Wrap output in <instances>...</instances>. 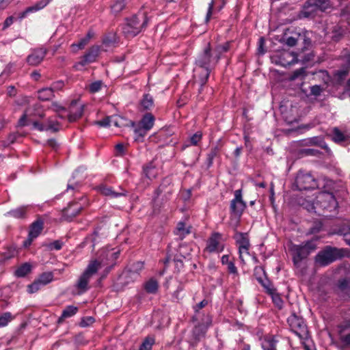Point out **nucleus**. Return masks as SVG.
<instances>
[{
	"label": "nucleus",
	"instance_id": "1",
	"mask_svg": "<svg viewBox=\"0 0 350 350\" xmlns=\"http://www.w3.org/2000/svg\"><path fill=\"white\" fill-rule=\"evenodd\" d=\"M218 62L213 51H212L210 43L200 53L196 59V68H194V77L196 83L200 85L199 92L206 83L211 72V68Z\"/></svg>",
	"mask_w": 350,
	"mask_h": 350
},
{
	"label": "nucleus",
	"instance_id": "2",
	"mask_svg": "<svg viewBox=\"0 0 350 350\" xmlns=\"http://www.w3.org/2000/svg\"><path fill=\"white\" fill-rule=\"evenodd\" d=\"M148 19L144 12H139L127 18L122 25V33L126 38H132L140 33L146 26Z\"/></svg>",
	"mask_w": 350,
	"mask_h": 350
},
{
	"label": "nucleus",
	"instance_id": "3",
	"mask_svg": "<svg viewBox=\"0 0 350 350\" xmlns=\"http://www.w3.org/2000/svg\"><path fill=\"white\" fill-rule=\"evenodd\" d=\"M347 252V249L327 245L318 252L314 258V262L320 267H325L345 256Z\"/></svg>",
	"mask_w": 350,
	"mask_h": 350
},
{
	"label": "nucleus",
	"instance_id": "4",
	"mask_svg": "<svg viewBox=\"0 0 350 350\" xmlns=\"http://www.w3.org/2000/svg\"><path fill=\"white\" fill-rule=\"evenodd\" d=\"M121 250L119 247H106L103 248L99 254L98 258L91 260L90 261H96L98 264V270L103 267H107V272L116 264V260L119 258Z\"/></svg>",
	"mask_w": 350,
	"mask_h": 350
},
{
	"label": "nucleus",
	"instance_id": "5",
	"mask_svg": "<svg viewBox=\"0 0 350 350\" xmlns=\"http://www.w3.org/2000/svg\"><path fill=\"white\" fill-rule=\"evenodd\" d=\"M98 266L99 264L96 261H90L76 283L75 286L79 291V294L84 293L90 289L89 282L98 271Z\"/></svg>",
	"mask_w": 350,
	"mask_h": 350
},
{
	"label": "nucleus",
	"instance_id": "6",
	"mask_svg": "<svg viewBox=\"0 0 350 350\" xmlns=\"http://www.w3.org/2000/svg\"><path fill=\"white\" fill-rule=\"evenodd\" d=\"M317 248L316 243L312 241H307L301 245H293L291 251L293 252V260L296 266L307 258L308 256Z\"/></svg>",
	"mask_w": 350,
	"mask_h": 350
},
{
	"label": "nucleus",
	"instance_id": "7",
	"mask_svg": "<svg viewBox=\"0 0 350 350\" xmlns=\"http://www.w3.org/2000/svg\"><path fill=\"white\" fill-rule=\"evenodd\" d=\"M287 323L291 330L299 336L301 339L307 337L308 330L307 326L301 317L293 313L288 319Z\"/></svg>",
	"mask_w": 350,
	"mask_h": 350
},
{
	"label": "nucleus",
	"instance_id": "8",
	"mask_svg": "<svg viewBox=\"0 0 350 350\" xmlns=\"http://www.w3.org/2000/svg\"><path fill=\"white\" fill-rule=\"evenodd\" d=\"M295 184L299 190L314 189L317 187L315 178L310 173L303 170L298 172Z\"/></svg>",
	"mask_w": 350,
	"mask_h": 350
},
{
	"label": "nucleus",
	"instance_id": "9",
	"mask_svg": "<svg viewBox=\"0 0 350 350\" xmlns=\"http://www.w3.org/2000/svg\"><path fill=\"white\" fill-rule=\"evenodd\" d=\"M271 59L272 63L283 67H286L297 62L296 54L286 50L276 52L271 56Z\"/></svg>",
	"mask_w": 350,
	"mask_h": 350
},
{
	"label": "nucleus",
	"instance_id": "10",
	"mask_svg": "<svg viewBox=\"0 0 350 350\" xmlns=\"http://www.w3.org/2000/svg\"><path fill=\"white\" fill-rule=\"evenodd\" d=\"M153 126V116L150 113H146L139 122L134 129L135 134V139L140 141L146 135L147 132Z\"/></svg>",
	"mask_w": 350,
	"mask_h": 350
},
{
	"label": "nucleus",
	"instance_id": "11",
	"mask_svg": "<svg viewBox=\"0 0 350 350\" xmlns=\"http://www.w3.org/2000/svg\"><path fill=\"white\" fill-rule=\"evenodd\" d=\"M80 202H72L67 208L63 210V216L66 219L71 220L77 216L81 211L88 204L85 197L81 198Z\"/></svg>",
	"mask_w": 350,
	"mask_h": 350
},
{
	"label": "nucleus",
	"instance_id": "12",
	"mask_svg": "<svg viewBox=\"0 0 350 350\" xmlns=\"http://www.w3.org/2000/svg\"><path fill=\"white\" fill-rule=\"evenodd\" d=\"M317 204L324 210L332 211L337 206V202L334 196L330 193H321L317 197Z\"/></svg>",
	"mask_w": 350,
	"mask_h": 350
},
{
	"label": "nucleus",
	"instance_id": "13",
	"mask_svg": "<svg viewBox=\"0 0 350 350\" xmlns=\"http://www.w3.org/2000/svg\"><path fill=\"white\" fill-rule=\"evenodd\" d=\"M246 207L245 202L242 199L241 189L234 191V198L230 202V211L236 216L240 217Z\"/></svg>",
	"mask_w": 350,
	"mask_h": 350
},
{
	"label": "nucleus",
	"instance_id": "14",
	"mask_svg": "<svg viewBox=\"0 0 350 350\" xmlns=\"http://www.w3.org/2000/svg\"><path fill=\"white\" fill-rule=\"evenodd\" d=\"M224 247L221 234L213 233L207 241L206 250L209 252H221L224 250Z\"/></svg>",
	"mask_w": 350,
	"mask_h": 350
},
{
	"label": "nucleus",
	"instance_id": "15",
	"mask_svg": "<svg viewBox=\"0 0 350 350\" xmlns=\"http://www.w3.org/2000/svg\"><path fill=\"white\" fill-rule=\"evenodd\" d=\"M96 189L103 196L109 197L111 198H116L122 196H126L128 191L122 187H119L118 191L113 190L111 187L105 185H100L97 187Z\"/></svg>",
	"mask_w": 350,
	"mask_h": 350
},
{
	"label": "nucleus",
	"instance_id": "16",
	"mask_svg": "<svg viewBox=\"0 0 350 350\" xmlns=\"http://www.w3.org/2000/svg\"><path fill=\"white\" fill-rule=\"evenodd\" d=\"M329 0H308L306 8L308 11H305L304 16H308L310 12H315L317 10H325L329 6Z\"/></svg>",
	"mask_w": 350,
	"mask_h": 350
},
{
	"label": "nucleus",
	"instance_id": "17",
	"mask_svg": "<svg viewBox=\"0 0 350 350\" xmlns=\"http://www.w3.org/2000/svg\"><path fill=\"white\" fill-rule=\"evenodd\" d=\"M344 29L339 25H334L325 30V39L327 42H337L343 37Z\"/></svg>",
	"mask_w": 350,
	"mask_h": 350
},
{
	"label": "nucleus",
	"instance_id": "18",
	"mask_svg": "<svg viewBox=\"0 0 350 350\" xmlns=\"http://www.w3.org/2000/svg\"><path fill=\"white\" fill-rule=\"evenodd\" d=\"M47 51L43 48L33 49L27 57V62L30 66L40 64L46 55Z\"/></svg>",
	"mask_w": 350,
	"mask_h": 350
},
{
	"label": "nucleus",
	"instance_id": "19",
	"mask_svg": "<svg viewBox=\"0 0 350 350\" xmlns=\"http://www.w3.org/2000/svg\"><path fill=\"white\" fill-rule=\"evenodd\" d=\"M332 140L342 145H347L350 144V135L342 132L338 127L332 129Z\"/></svg>",
	"mask_w": 350,
	"mask_h": 350
},
{
	"label": "nucleus",
	"instance_id": "20",
	"mask_svg": "<svg viewBox=\"0 0 350 350\" xmlns=\"http://www.w3.org/2000/svg\"><path fill=\"white\" fill-rule=\"evenodd\" d=\"M44 223L41 219H37L31 224L29 232V245H31L33 239L38 237L43 230Z\"/></svg>",
	"mask_w": 350,
	"mask_h": 350
},
{
	"label": "nucleus",
	"instance_id": "21",
	"mask_svg": "<svg viewBox=\"0 0 350 350\" xmlns=\"http://www.w3.org/2000/svg\"><path fill=\"white\" fill-rule=\"evenodd\" d=\"M278 340L274 336L267 335L260 339L262 350H277Z\"/></svg>",
	"mask_w": 350,
	"mask_h": 350
},
{
	"label": "nucleus",
	"instance_id": "22",
	"mask_svg": "<svg viewBox=\"0 0 350 350\" xmlns=\"http://www.w3.org/2000/svg\"><path fill=\"white\" fill-rule=\"evenodd\" d=\"M77 105V100H72L70 104V113L68 115V120L69 122H75L77 120L79 119L83 113V105H79L76 108V109L74 111V108Z\"/></svg>",
	"mask_w": 350,
	"mask_h": 350
},
{
	"label": "nucleus",
	"instance_id": "23",
	"mask_svg": "<svg viewBox=\"0 0 350 350\" xmlns=\"http://www.w3.org/2000/svg\"><path fill=\"white\" fill-rule=\"evenodd\" d=\"M33 125L36 128H38L40 131H51L53 132H57L59 130V123L52 119H49L46 124H40L38 122H35Z\"/></svg>",
	"mask_w": 350,
	"mask_h": 350
},
{
	"label": "nucleus",
	"instance_id": "24",
	"mask_svg": "<svg viewBox=\"0 0 350 350\" xmlns=\"http://www.w3.org/2000/svg\"><path fill=\"white\" fill-rule=\"evenodd\" d=\"M28 208L29 206H19L7 212L5 215L7 217H14L15 219H24L27 217Z\"/></svg>",
	"mask_w": 350,
	"mask_h": 350
},
{
	"label": "nucleus",
	"instance_id": "25",
	"mask_svg": "<svg viewBox=\"0 0 350 350\" xmlns=\"http://www.w3.org/2000/svg\"><path fill=\"white\" fill-rule=\"evenodd\" d=\"M50 2V0H40L35 5L27 8L24 12H21L19 15V18L22 19L30 13L37 12L44 8Z\"/></svg>",
	"mask_w": 350,
	"mask_h": 350
},
{
	"label": "nucleus",
	"instance_id": "26",
	"mask_svg": "<svg viewBox=\"0 0 350 350\" xmlns=\"http://www.w3.org/2000/svg\"><path fill=\"white\" fill-rule=\"evenodd\" d=\"M99 53V47L98 46H92L89 51L83 56V59L80 62L82 66L96 61Z\"/></svg>",
	"mask_w": 350,
	"mask_h": 350
},
{
	"label": "nucleus",
	"instance_id": "27",
	"mask_svg": "<svg viewBox=\"0 0 350 350\" xmlns=\"http://www.w3.org/2000/svg\"><path fill=\"white\" fill-rule=\"evenodd\" d=\"M153 177V166L152 163H149L143 168V174L142 176V183L145 185H150L152 182Z\"/></svg>",
	"mask_w": 350,
	"mask_h": 350
},
{
	"label": "nucleus",
	"instance_id": "28",
	"mask_svg": "<svg viewBox=\"0 0 350 350\" xmlns=\"http://www.w3.org/2000/svg\"><path fill=\"white\" fill-rule=\"evenodd\" d=\"M153 106V96L152 94L148 93L145 94L143 96V98L141 100L139 110L140 111H146L150 110L151 107Z\"/></svg>",
	"mask_w": 350,
	"mask_h": 350
},
{
	"label": "nucleus",
	"instance_id": "29",
	"mask_svg": "<svg viewBox=\"0 0 350 350\" xmlns=\"http://www.w3.org/2000/svg\"><path fill=\"white\" fill-rule=\"evenodd\" d=\"M235 239L239 245V248L241 247V250H245L247 247H250V241L247 233H237Z\"/></svg>",
	"mask_w": 350,
	"mask_h": 350
},
{
	"label": "nucleus",
	"instance_id": "30",
	"mask_svg": "<svg viewBox=\"0 0 350 350\" xmlns=\"http://www.w3.org/2000/svg\"><path fill=\"white\" fill-rule=\"evenodd\" d=\"M78 311V308L74 306H68L62 313L58 319L57 323H62L65 319L74 316Z\"/></svg>",
	"mask_w": 350,
	"mask_h": 350
},
{
	"label": "nucleus",
	"instance_id": "31",
	"mask_svg": "<svg viewBox=\"0 0 350 350\" xmlns=\"http://www.w3.org/2000/svg\"><path fill=\"white\" fill-rule=\"evenodd\" d=\"M338 288L341 294L350 297V280L347 278L340 280Z\"/></svg>",
	"mask_w": 350,
	"mask_h": 350
},
{
	"label": "nucleus",
	"instance_id": "32",
	"mask_svg": "<svg viewBox=\"0 0 350 350\" xmlns=\"http://www.w3.org/2000/svg\"><path fill=\"white\" fill-rule=\"evenodd\" d=\"M230 47V42H227L223 44L217 45L213 51L216 58L219 61L223 53H226L229 51Z\"/></svg>",
	"mask_w": 350,
	"mask_h": 350
},
{
	"label": "nucleus",
	"instance_id": "33",
	"mask_svg": "<svg viewBox=\"0 0 350 350\" xmlns=\"http://www.w3.org/2000/svg\"><path fill=\"white\" fill-rule=\"evenodd\" d=\"M38 98L41 100H49L54 97L53 89L50 88H43L38 91Z\"/></svg>",
	"mask_w": 350,
	"mask_h": 350
},
{
	"label": "nucleus",
	"instance_id": "34",
	"mask_svg": "<svg viewBox=\"0 0 350 350\" xmlns=\"http://www.w3.org/2000/svg\"><path fill=\"white\" fill-rule=\"evenodd\" d=\"M31 269L30 264L25 262L21 265L16 271L15 275L19 278L25 277L27 275Z\"/></svg>",
	"mask_w": 350,
	"mask_h": 350
},
{
	"label": "nucleus",
	"instance_id": "35",
	"mask_svg": "<svg viewBox=\"0 0 350 350\" xmlns=\"http://www.w3.org/2000/svg\"><path fill=\"white\" fill-rule=\"evenodd\" d=\"M174 232L180 239H183L189 233V230L186 228L184 223L179 222Z\"/></svg>",
	"mask_w": 350,
	"mask_h": 350
},
{
	"label": "nucleus",
	"instance_id": "36",
	"mask_svg": "<svg viewBox=\"0 0 350 350\" xmlns=\"http://www.w3.org/2000/svg\"><path fill=\"white\" fill-rule=\"evenodd\" d=\"M207 330V326L199 325L194 327L193 330V336L197 340L203 337Z\"/></svg>",
	"mask_w": 350,
	"mask_h": 350
},
{
	"label": "nucleus",
	"instance_id": "37",
	"mask_svg": "<svg viewBox=\"0 0 350 350\" xmlns=\"http://www.w3.org/2000/svg\"><path fill=\"white\" fill-rule=\"evenodd\" d=\"M20 136V135L17 133H10L6 139L5 140H2L0 142V144L3 147V148H5V147H8L9 146L10 144H12L13 143H14L16 140H17V138Z\"/></svg>",
	"mask_w": 350,
	"mask_h": 350
},
{
	"label": "nucleus",
	"instance_id": "38",
	"mask_svg": "<svg viewBox=\"0 0 350 350\" xmlns=\"http://www.w3.org/2000/svg\"><path fill=\"white\" fill-rule=\"evenodd\" d=\"M308 142L310 144L318 146L323 149L327 150H329L327 145L324 142L323 139L321 137H313L308 139Z\"/></svg>",
	"mask_w": 350,
	"mask_h": 350
},
{
	"label": "nucleus",
	"instance_id": "39",
	"mask_svg": "<svg viewBox=\"0 0 350 350\" xmlns=\"http://www.w3.org/2000/svg\"><path fill=\"white\" fill-rule=\"evenodd\" d=\"M14 319V316L10 312H5L0 315V327L6 326Z\"/></svg>",
	"mask_w": 350,
	"mask_h": 350
},
{
	"label": "nucleus",
	"instance_id": "40",
	"mask_svg": "<svg viewBox=\"0 0 350 350\" xmlns=\"http://www.w3.org/2000/svg\"><path fill=\"white\" fill-rule=\"evenodd\" d=\"M126 2L125 0H116L111 5V10L113 13L118 14L125 8Z\"/></svg>",
	"mask_w": 350,
	"mask_h": 350
},
{
	"label": "nucleus",
	"instance_id": "41",
	"mask_svg": "<svg viewBox=\"0 0 350 350\" xmlns=\"http://www.w3.org/2000/svg\"><path fill=\"white\" fill-rule=\"evenodd\" d=\"M53 275L51 273H44L37 280L44 286L53 280Z\"/></svg>",
	"mask_w": 350,
	"mask_h": 350
},
{
	"label": "nucleus",
	"instance_id": "42",
	"mask_svg": "<svg viewBox=\"0 0 350 350\" xmlns=\"http://www.w3.org/2000/svg\"><path fill=\"white\" fill-rule=\"evenodd\" d=\"M271 297L273 303L278 308L282 309L283 308L284 301L281 298L280 295L275 291L270 295Z\"/></svg>",
	"mask_w": 350,
	"mask_h": 350
},
{
	"label": "nucleus",
	"instance_id": "43",
	"mask_svg": "<svg viewBox=\"0 0 350 350\" xmlns=\"http://www.w3.org/2000/svg\"><path fill=\"white\" fill-rule=\"evenodd\" d=\"M144 268V262L142 261H137L135 262H133L129 267L130 270H131L133 272L137 273L139 276L140 274V271Z\"/></svg>",
	"mask_w": 350,
	"mask_h": 350
},
{
	"label": "nucleus",
	"instance_id": "44",
	"mask_svg": "<svg viewBox=\"0 0 350 350\" xmlns=\"http://www.w3.org/2000/svg\"><path fill=\"white\" fill-rule=\"evenodd\" d=\"M103 82L102 81H96L90 84L89 85V90L91 93H96L98 92L101 90V88L103 87Z\"/></svg>",
	"mask_w": 350,
	"mask_h": 350
},
{
	"label": "nucleus",
	"instance_id": "45",
	"mask_svg": "<svg viewBox=\"0 0 350 350\" xmlns=\"http://www.w3.org/2000/svg\"><path fill=\"white\" fill-rule=\"evenodd\" d=\"M124 277L126 279V283H130L131 282H134L139 278V275L133 272L130 269H129L125 273H124Z\"/></svg>",
	"mask_w": 350,
	"mask_h": 350
},
{
	"label": "nucleus",
	"instance_id": "46",
	"mask_svg": "<svg viewBox=\"0 0 350 350\" xmlns=\"http://www.w3.org/2000/svg\"><path fill=\"white\" fill-rule=\"evenodd\" d=\"M306 75V71L305 68H301L299 69H297L295 70L291 77V80H295L298 78H304Z\"/></svg>",
	"mask_w": 350,
	"mask_h": 350
},
{
	"label": "nucleus",
	"instance_id": "47",
	"mask_svg": "<svg viewBox=\"0 0 350 350\" xmlns=\"http://www.w3.org/2000/svg\"><path fill=\"white\" fill-rule=\"evenodd\" d=\"M16 252L15 247L10 246L6 249L3 255L5 259H10L15 256Z\"/></svg>",
	"mask_w": 350,
	"mask_h": 350
},
{
	"label": "nucleus",
	"instance_id": "48",
	"mask_svg": "<svg viewBox=\"0 0 350 350\" xmlns=\"http://www.w3.org/2000/svg\"><path fill=\"white\" fill-rule=\"evenodd\" d=\"M153 345V339L147 338L141 345L139 350H151Z\"/></svg>",
	"mask_w": 350,
	"mask_h": 350
},
{
	"label": "nucleus",
	"instance_id": "49",
	"mask_svg": "<svg viewBox=\"0 0 350 350\" xmlns=\"http://www.w3.org/2000/svg\"><path fill=\"white\" fill-rule=\"evenodd\" d=\"M42 286L40 284V282L36 280L32 284L28 285L27 291L29 293H36Z\"/></svg>",
	"mask_w": 350,
	"mask_h": 350
},
{
	"label": "nucleus",
	"instance_id": "50",
	"mask_svg": "<svg viewBox=\"0 0 350 350\" xmlns=\"http://www.w3.org/2000/svg\"><path fill=\"white\" fill-rule=\"evenodd\" d=\"M219 153V148L215 146L213 148L210 152L207 155V159H208V165H211L213 163V159Z\"/></svg>",
	"mask_w": 350,
	"mask_h": 350
},
{
	"label": "nucleus",
	"instance_id": "51",
	"mask_svg": "<svg viewBox=\"0 0 350 350\" xmlns=\"http://www.w3.org/2000/svg\"><path fill=\"white\" fill-rule=\"evenodd\" d=\"M340 340L342 342V345L340 347V350H342V347L347 349V347L350 345V333L347 334L341 335L340 336Z\"/></svg>",
	"mask_w": 350,
	"mask_h": 350
},
{
	"label": "nucleus",
	"instance_id": "52",
	"mask_svg": "<svg viewBox=\"0 0 350 350\" xmlns=\"http://www.w3.org/2000/svg\"><path fill=\"white\" fill-rule=\"evenodd\" d=\"M116 42V36L114 33H110L103 39V44L111 46Z\"/></svg>",
	"mask_w": 350,
	"mask_h": 350
},
{
	"label": "nucleus",
	"instance_id": "53",
	"mask_svg": "<svg viewBox=\"0 0 350 350\" xmlns=\"http://www.w3.org/2000/svg\"><path fill=\"white\" fill-rule=\"evenodd\" d=\"M64 243L62 241L59 240H56L50 244L48 245V248L50 250H59L62 249Z\"/></svg>",
	"mask_w": 350,
	"mask_h": 350
},
{
	"label": "nucleus",
	"instance_id": "54",
	"mask_svg": "<svg viewBox=\"0 0 350 350\" xmlns=\"http://www.w3.org/2000/svg\"><path fill=\"white\" fill-rule=\"evenodd\" d=\"M214 4H215V1L214 0H212L209 3V4H208V11H207V13H206V18H205V22L206 23L208 22H209V21L211 20V16L213 14V8H214Z\"/></svg>",
	"mask_w": 350,
	"mask_h": 350
},
{
	"label": "nucleus",
	"instance_id": "55",
	"mask_svg": "<svg viewBox=\"0 0 350 350\" xmlns=\"http://www.w3.org/2000/svg\"><path fill=\"white\" fill-rule=\"evenodd\" d=\"M323 91V88L320 85H312L310 87V95L318 96Z\"/></svg>",
	"mask_w": 350,
	"mask_h": 350
},
{
	"label": "nucleus",
	"instance_id": "56",
	"mask_svg": "<svg viewBox=\"0 0 350 350\" xmlns=\"http://www.w3.org/2000/svg\"><path fill=\"white\" fill-rule=\"evenodd\" d=\"M262 286L266 289V292L271 295L273 293L276 291L275 288L273 287V286L269 282H266L262 283Z\"/></svg>",
	"mask_w": 350,
	"mask_h": 350
},
{
	"label": "nucleus",
	"instance_id": "57",
	"mask_svg": "<svg viewBox=\"0 0 350 350\" xmlns=\"http://www.w3.org/2000/svg\"><path fill=\"white\" fill-rule=\"evenodd\" d=\"M110 118L109 117H106L104 119L101 120H99V121H96L94 122V124L96 125H98L99 126H101V127H107L110 125Z\"/></svg>",
	"mask_w": 350,
	"mask_h": 350
},
{
	"label": "nucleus",
	"instance_id": "58",
	"mask_svg": "<svg viewBox=\"0 0 350 350\" xmlns=\"http://www.w3.org/2000/svg\"><path fill=\"white\" fill-rule=\"evenodd\" d=\"M202 138V134L200 132H197L193 134L190 138L191 144L196 146L200 141Z\"/></svg>",
	"mask_w": 350,
	"mask_h": 350
},
{
	"label": "nucleus",
	"instance_id": "59",
	"mask_svg": "<svg viewBox=\"0 0 350 350\" xmlns=\"http://www.w3.org/2000/svg\"><path fill=\"white\" fill-rule=\"evenodd\" d=\"M350 233V226L349 225H342L338 229L337 234L344 236V234Z\"/></svg>",
	"mask_w": 350,
	"mask_h": 350
},
{
	"label": "nucleus",
	"instance_id": "60",
	"mask_svg": "<svg viewBox=\"0 0 350 350\" xmlns=\"http://www.w3.org/2000/svg\"><path fill=\"white\" fill-rule=\"evenodd\" d=\"M227 269H228V271L230 273L234 274V275L238 274L237 269L233 262L231 261L230 263H228L227 265Z\"/></svg>",
	"mask_w": 350,
	"mask_h": 350
},
{
	"label": "nucleus",
	"instance_id": "61",
	"mask_svg": "<svg viewBox=\"0 0 350 350\" xmlns=\"http://www.w3.org/2000/svg\"><path fill=\"white\" fill-rule=\"evenodd\" d=\"M208 303V301L206 299H203L202 301H201L200 303H198L193 307L195 312H198L200 309L207 306Z\"/></svg>",
	"mask_w": 350,
	"mask_h": 350
},
{
	"label": "nucleus",
	"instance_id": "62",
	"mask_svg": "<svg viewBox=\"0 0 350 350\" xmlns=\"http://www.w3.org/2000/svg\"><path fill=\"white\" fill-rule=\"evenodd\" d=\"M303 152H304L306 155H312V156H317V155H318L319 154H320V152H319L318 150L313 149V148H307V149H304V150H303Z\"/></svg>",
	"mask_w": 350,
	"mask_h": 350
},
{
	"label": "nucleus",
	"instance_id": "63",
	"mask_svg": "<svg viewBox=\"0 0 350 350\" xmlns=\"http://www.w3.org/2000/svg\"><path fill=\"white\" fill-rule=\"evenodd\" d=\"M89 42L88 41V38H85V37L82 39L80 40V41L79 42V43H77V44H73L72 46H77L78 49H83L88 43Z\"/></svg>",
	"mask_w": 350,
	"mask_h": 350
},
{
	"label": "nucleus",
	"instance_id": "64",
	"mask_svg": "<svg viewBox=\"0 0 350 350\" xmlns=\"http://www.w3.org/2000/svg\"><path fill=\"white\" fill-rule=\"evenodd\" d=\"M53 108L54 109V111H55L57 113H58V116L61 118H64V116L60 114V113L62 111H65L66 109L64 107L60 106V105H58L56 103H53Z\"/></svg>",
	"mask_w": 350,
	"mask_h": 350
}]
</instances>
